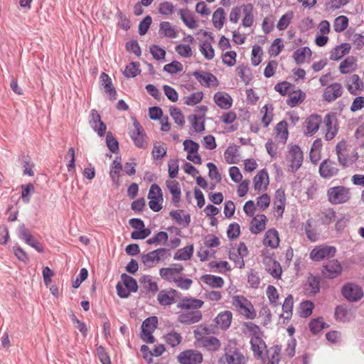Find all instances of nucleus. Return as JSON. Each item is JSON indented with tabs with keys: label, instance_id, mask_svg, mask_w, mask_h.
Here are the masks:
<instances>
[{
	"label": "nucleus",
	"instance_id": "nucleus-1",
	"mask_svg": "<svg viewBox=\"0 0 364 364\" xmlns=\"http://www.w3.org/2000/svg\"><path fill=\"white\" fill-rule=\"evenodd\" d=\"M232 304L235 309L247 319H254L257 313L252 303L243 296H234Z\"/></svg>",
	"mask_w": 364,
	"mask_h": 364
},
{
	"label": "nucleus",
	"instance_id": "nucleus-2",
	"mask_svg": "<svg viewBox=\"0 0 364 364\" xmlns=\"http://www.w3.org/2000/svg\"><path fill=\"white\" fill-rule=\"evenodd\" d=\"M328 201L333 205L343 204L351 197L350 189L343 186H334L327 191Z\"/></svg>",
	"mask_w": 364,
	"mask_h": 364
},
{
	"label": "nucleus",
	"instance_id": "nucleus-3",
	"mask_svg": "<svg viewBox=\"0 0 364 364\" xmlns=\"http://www.w3.org/2000/svg\"><path fill=\"white\" fill-rule=\"evenodd\" d=\"M170 255L171 253L168 249L161 247L147 254L141 255V259L145 266L151 267L154 263H159L168 258Z\"/></svg>",
	"mask_w": 364,
	"mask_h": 364
},
{
	"label": "nucleus",
	"instance_id": "nucleus-4",
	"mask_svg": "<svg viewBox=\"0 0 364 364\" xmlns=\"http://www.w3.org/2000/svg\"><path fill=\"white\" fill-rule=\"evenodd\" d=\"M222 364H246L247 358L237 348L226 347L225 353L220 358Z\"/></svg>",
	"mask_w": 364,
	"mask_h": 364
},
{
	"label": "nucleus",
	"instance_id": "nucleus-5",
	"mask_svg": "<svg viewBox=\"0 0 364 364\" xmlns=\"http://www.w3.org/2000/svg\"><path fill=\"white\" fill-rule=\"evenodd\" d=\"M287 159L289 162V171L295 173L302 165L304 159L303 151L298 145L290 146Z\"/></svg>",
	"mask_w": 364,
	"mask_h": 364
},
{
	"label": "nucleus",
	"instance_id": "nucleus-6",
	"mask_svg": "<svg viewBox=\"0 0 364 364\" xmlns=\"http://www.w3.org/2000/svg\"><path fill=\"white\" fill-rule=\"evenodd\" d=\"M183 271V267L181 264H172L168 267H163L159 270L161 277L169 282H173L178 278Z\"/></svg>",
	"mask_w": 364,
	"mask_h": 364
},
{
	"label": "nucleus",
	"instance_id": "nucleus-7",
	"mask_svg": "<svg viewBox=\"0 0 364 364\" xmlns=\"http://www.w3.org/2000/svg\"><path fill=\"white\" fill-rule=\"evenodd\" d=\"M323 130L325 132V139L326 141L332 140L338 133L337 119L332 114H327L323 119Z\"/></svg>",
	"mask_w": 364,
	"mask_h": 364
},
{
	"label": "nucleus",
	"instance_id": "nucleus-8",
	"mask_svg": "<svg viewBox=\"0 0 364 364\" xmlns=\"http://www.w3.org/2000/svg\"><path fill=\"white\" fill-rule=\"evenodd\" d=\"M336 250L333 246H317L310 252V258L316 262L321 261L336 255Z\"/></svg>",
	"mask_w": 364,
	"mask_h": 364
},
{
	"label": "nucleus",
	"instance_id": "nucleus-9",
	"mask_svg": "<svg viewBox=\"0 0 364 364\" xmlns=\"http://www.w3.org/2000/svg\"><path fill=\"white\" fill-rule=\"evenodd\" d=\"M181 294L174 289H163L157 295V300L161 306H169L180 299Z\"/></svg>",
	"mask_w": 364,
	"mask_h": 364
},
{
	"label": "nucleus",
	"instance_id": "nucleus-10",
	"mask_svg": "<svg viewBox=\"0 0 364 364\" xmlns=\"http://www.w3.org/2000/svg\"><path fill=\"white\" fill-rule=\"evenodd\" d=\"M343 296L350 301H357L363 296L362 289L357 284L348 283L341 289Z\"/></svg>",
	"mask_w": 364,
	"mask_h": 364
},
{
	"label": "nucleus",
	"instance_id": "nucleus-11",
	"mask_svg": "<svg viewBox=\"0 0 364 364\" xmlns=\"http://www.w3.org/2000/svg\"><path fill=\"white\" fill-rule=\"evenodd\" d=\"M342 267L337 259L328 261L323 264L321 269L322 275L327 279H334L341 275Z\"/></svg>",
	"mask_w": 364,
	"mask_h": 364
},
{
	"label": "nucleus",
	"instance_id": "nucleus-12",
	"mask_svg": "<svg viewBox=\"0 0 364 364\" xmlns=\"http://www.w3.org/2000/svg\"><path fill=\"white\" fill-rule=\"evenodd\" d=\"M129 135L137 147H144L146 134L143 127L136 119H134L133 128L129 131Z\"/></svg>",
	"mask_w": 364,
	"mask_h": 364
},
{
	"label": "nucleus",
	"instance_id": "nucleus-13",
	"mask_svg": "<svg viewBox=\"0 0 364 364\" xmlns=\"http://www.w3.org/2000/svg\"><path fill=\"white\" fill-rule=\"evenodd\" d=\"M178 360L181 364H199L203 361V355L197 350H187L178 355Z\"/></svg>",
	"mask_w": 364,
	"mask_h": 364
},
{
	"label": "nucleus",
	"instance_id": "nucleus-14",
	"mask_svg": "<svg viewBox=\"0 0 364 364\" xmlns=\"http://www.w3.org/2000/svg\"><path fill=\"white\" fill-rule=\"evenodd\" d=\"M339 171L337 164L328 159L323 160L319 166L320 176L323 178H330Z\"/></svg>",
	"mask_w": 364,
	"mask_h": 364
},
{
	"label": "nucleus",
	"instance_id": "nucleus-15",
	"mask_svg": "<svg viewBox=\"0 0 364 364\" xmlns=\"http://www.w3.org/2000/svg\"><path fill=\"white\" fill-rule=\"evenodd\" d=\"M282 347L274 345L266 350L264 359H261L264 364H279L281 360Z\"/></svg>",
	"mask_w": 364,
	"mask_h": 364
},
{
	"label": "nucleus",
	"instance_id": "nucleus-16",
	"mask_svg": "<svg viewBox=\"0 0 364 364\" xmlns=\"http://www.w3.org/2000/svg\"><path fill=\"white\" fill-rule=\"evenodd\" d=\"M193 75L203 86L209 87L211 84L216 86L218 85V80L217 77L210 73L203 70H198L194 71L193 73Z\"/></svg>",
	"mask_w": 364,
	"mask_h": 364
},
{
	"label": "nucleus",
	"instance_id": "nucleus-17",
	"mask_svg": "<svg viewBox=\"0 0 364 364\" xmlns=\"http://www.w3.org/2000/svg\"><path fill=\"white\" fill-rule=\"evenodd\" d=\"M90 124L100 136H103L105 135L107 130V126L101 121V117L96 109H92L90 111Z\"/></svg>",
	"mask_w": 364,
	"mask_h": 364
},
{
	"label": "nucleus",
	"instance_id": "nucleus-18",
	"mask_svg": "<svg viewBox=\"0 0 364 364\" xmlns=\"http://www.w3.org/2000/svg\"><path fill=\"white\" fill-rule=\"evenodd\" d=\"M203 314L200 311H191L178 315V321L182 324L191 325L202 320Z\"/></svg>",
	"mask_w": 364,
	"mask_h": 364
},
{
	"label": "nucleus",
	"instance_id": "nucleus-19",
	"mask_svg": "<svg viewBox=\"0 0 364 364\" xmlns=\"http://www.w3.org/2000/svg\"><path fill=\"white\" fill-rule=\"evenodd\" d=\"M342 93L343 88L341 85L340 83L335 82L326 87L324 90L323 97L324 100L331 102L341 96Z\"/></svg>",
	"mask_w": 364,
	"mask_h": 364
},
{
	"label": "nucleus",
	"instance_id": "nucleus-20",
	"mask_svg": "<svg viewBox=\"0 0 364 364\" xmlns=\"http://www.w3.org/2000/svg\"><path fill=\"white\" fill-rule=\"evenodd\" d=\"M204 304V301L201 299L193 297H184L177 304V308L181 310L194 309L198 311Z\"/></svg>",
	"mask_w": 364,
	"mask_h": 364
},
{
	"label": "nucleus",
	"instance_id": "nucleus-21",
	"mask_svg": "<svg viewBox=\"0 0 364 364\" xmlns=\"http://www.w3.org/2000/svg\"><path fill=\"white\" fill-rule=\"evenodd\" d=\"M213 100L215 103L221 109H228L232 105V99L229 94L225 92L215 93Z\"/></svg>",
	"mask_w": 364,
	"mask_h": 364
},
{
	"label": "nucleus",
	"instance_id": "nucleus-22",
	"mask_svg": "<svg viewBox=\"0 0 364 364\" xmlns=\"http://www.w3.org/2000/svg\"><path fill=\"white\" fill-rule=\"evenodd\" d=\"M251 349L257 359H264V350H267L265 342L262 338L250 339Z\"/></svg>",
	"mask_w": 364,
	"mask_h": 364
},
{
	"label": "nucleus",
	"instance_id": "nucleus-23",
	"mask_svg": "<svg viewBox=\"0 0 364 364\" xmlns=\"http://www.w3.org/2000/svg\"><path fill=\"white\" fill-rule=\"evenodd\" d=\"M166 186L172 196L173 203L175 206L178 207L181 197V190L179 183L175 180L167 181Z\"/></svg>",
	"mask_w": 364,
	"mask_h": 364
},
{
	"label": "nucleus",
	"instance_id": "nucleus-24",
	"mask_svg": "<svg viewBox=\"0 0 364 364\" xmlns=\"http://www.w3.org/2000/svg\"><path fill=\"white\" fill-rule=\"evenodd\" d=\"M171 218L179 225L187 228L191 223V215L188 213H184L183 210H172L169 213Z\"/></svg>",
	"mask_w": 364,
	"mask_h": 364
},
{
	"label": "nucleus",
	"instance_id": "nucleus-25",
	"mask_svg": "<svg viewBox=\"0 0 364 364\" xmlns=\"http://www.w3.org/2000/svg\"><path fill=\"white\" fill-rule=\"evenodd\" d=\"M232 319V312L230 311H224L218 314L215 318V321L220 329L227 330L231 324Z\"/></svg>",
	"mask_w": 364,
	"mask_h": 364
},
{
	"label": "nucleus",
	"instance_id": "nucleus-26",
	"mask_svg": "<svg viewBox=\"0 0 364 364\" xmlns=\"http://www.w3.org/2000/svg\"><path fill=\"white\" fill-rule=\"evenodd\" d=\"M267 218L264 215H257L253 218L250 223V231L253 234H258L265 229Z\"/></svg>",
	"mask_w": 364,
	"mask_h": 364
},
{
	"label": "nucleus",
	"instance_id": "nucleus-27",
	"mask_svg": "<svg viewBox=\"0 0 364 364\" xmlns=\"http://www.w3.org/2000/svg\"><path fill=\"white\" fill-rule=\"evenodd\" d=\"M351 49V46L348 43H343L337 46L331 52L330 59L331 60H338L341 59L344 55L349 53Z\"/></svg>",
	"mask_w": 364,
	"mask_h": 364
},
{
	"label": "nucleus",
	"instance_id": "nucleus-28",
	"mask_svg": "<svg viewBox=\"0 0 364 364\" xmlns=\"http://www.w3.org/2000/svg\"><path fill=\"white\" fill-rule=\"evenodd\" d=\"M198 346L204 348L209 351H217L220 348L221 343L216 337L207 336L198 344Z\"/></svg>",
	"mask_w": 364,
	"mask_h": 364
},
{
	"label": "nucleus",
	"instance_id": "nucleus-29",
	"mask_svg": "<svg viewBox=\"0 0 364 364\" xmlns=\"http://www.w3.org/2000/svg\"><path fill=\"white\" fill-rule=\"evenodd\" d=\"M100 79L102 82V85L105 88V92L109 95L111 100H114L117 98V92L112 85V79L105 73H102L100 75Z\"/></svg>",
	"mask_w": 364,
	"mask_h": 364
},
{
	"label": "nucleus",
	"instance_id": "nucleus-30",
	"mask_svg": "<svg viewBox=\"0 0 364 364\" xmlns=\"http://www.w3.org/2000/svg\"><path fill=\"white\" fill-rule=\"evenodd\" d=\"M321 122L322 119L320 115L311 114L309 116L306 120V133L311 135L315 134L319 129Z\"/></svg>",
	"mask_w": 364,
	"mask_h": 364
},
{
	"label": "nucleus",
	"instance_id": "nucleus-31",
	"mask_svg": "<svg viewBox=\"0 0 364 364\" xmlns=\"http://www.w3.org/2000/svg\"><path fill=\"white\" fill-rule=\"evenodd\" d=\"M286 197L284 191L279 188L275 192V198L274 201V208L279 213V215L282 216L285 208Z\"/></svg>",
	"mask_w": 364,
	"mask_h": 364
},
{
	"label": "nucleus",
	"instance_id": "nucleus-32",
	"mask_svg": "<svg viewBox=\"0 0 364 364\" xmlns=\"http://www.w3.org/2000/svg\"><path fill=\"white\" fill-rule=\"evenodd\" d=\"M263 243L265 246L272 248L277 247L279 244L278 232L274 229L268 230L265 233Z\"/></svg>",
	"mask_w": 364,
	"mask_h": 364
},
{
	"label": "nucleus",
	"instance_id": "nucleus-33",
	"mask_svg": "<svg viewBox=\"0 0 364 364\" xmlns=\"http://www.w3.org/2000/svg\"><path fill=\"white\" fill-rule=\"evenodd\" d=\"M363 89V83L360 77L356 75H352L348 81V90L349 92L353 95H358V91Z\"/></svg>",
	"mask_w": 364,
	"mask_h": 364
},
{
	"label": "nucleus",
	"instance_id": "nucleus-34",
	"mask_svg": "<svg viewBox=\"0 0 364 364\" xmlns=\"http://www.w3.org/2000/svg\"><path fill=\"white\" fill-rule=\"evenodd\" d=\"M183 23L189 28L194 29L198 23L194 18L193 14L188 9H179L178 11Z\"/></svg>",
	"mask_w": 364,
	"mask_h": 364
},
{
	"label": "nucleus",
	"instance_id": "nucleus-35",
	"mask_svg": "<svg viewBox=\"0 0 364 364\" xmlns=\"http://www.w3.org/2000/svg\"><path fill=\"white\" fill-rule=\"evenodd\" d=\"M305 290L308 294L315 295L320 291V278L311 274L305 284Z\"/></svg>",
	"mask_w": 364,
	"mask_h": 364
},
{
	"label": "nucleus",
	"instance_id": "nucleus-36",
	"mask_svg": "<svg viewBox=\"0 0 364 364\" xmlns=\"http://www.w3.org/2000/svg\"><path fill=\"white\" fill-rule=\"evenodd\" d=\"M276 138L282 144L287 142L288 139L287 123L286 121L279 122L276 126Z\"/></svg>",
	"mask_w": 364,
	"mask_h": 364
},
{
	"label": "nucleus",
	"instance_id": "nucleus-37",
	"mask_svg": "<svg viewBox=\"0 0 364 364\" xmlns=\"http://www.w3.org/2000/svg\"><path fill=\"white\" fill-rule=\"evenodd\" d=\"M243 326L245 327L244 333L248 335L250 339L262 338V332L259 326L252 322H245Z\"/></svg>",
	"mask_w": 364,
	"mask_h": 364
},
{
	"label": "nucleus",
	"instance_id": "nucleus-38",
	"mask_svg": "<svg viewBox=\"0 0 364 364\" xmlns=\"http://www.w3.org/2000/svg\"><path fill=\"white\" fill-rule=\"evenodd\" d=\"M305 97V93L300 90L296 91L291 90V92L288 95V98L287 99V104L289 107H294L299 103L302 102L304 100Z\"/></svg>",
	"mask_w": 364,
	"mask_h": 364
},
{
	"label": "nucleus",
	"instance_id": "nucleus-39",
	"mask_svg": "<svg viewBox=\"0 0 364 364\" xmlns=\"http://www.w3.org/2000/svg\"><path fill=\"white\" fill-rule=\"evenodd\" d=\"M312 52L309 47H303L296 50L293 53V58L297 65L303 64L306 57H311Z\"/></svg>",
	"mask_w": 364,
	"mask_h": 364
},
{
	"label": "nucleus",
	"instance_id": "nucleus-40",
	"mask_svg": "<svg viewBox=\"0 0 364 364\" xmlns=\"http://www.w3.org/2000/svg\"><path fill=\"white\" fill-rule=\"evenodd\" d=\"M201 280L212 288H221L224 285V280L221 277L212 274H205Z\"/></svg>",
	"mask_w": 364,
	"mask_h": 364
},
{
	"label": "nucleus",
	"instance_id": "nucleus-41",
	"mask_svg": "<svg viewBox=\"0 0 364 364\" xmlns=\"http://www.w3.org/2000/svg\"><path fill=\"white\" fill-rule=\"evenodd\" d=\"M244 17L242 20V26L250 27L254 22L253 6L251 4L245 5L243 7Z\"/></svg>",
	"mask_w": 364,
	"mask_h": 364
},
{
	"label": "nucleus",
	"instance_id": "nucleus-42",
	"mask_svg": "<svg viewBox=\"0 0 364 364\" xmlns=\"http://www.w3.org/2000/svg\"><path fill=\"white\" fill-rule=\"evenodd\" d=\"M139 282L147 291L155 294L159 290L158 284L156 282L153 281L151 277L149 275L142 276L139 279Z\"/></svg>",
	"mask_w": 364,
	"mask_h": 364
},
{
	"label": "nucleus",
	"instance_id": "nucleus-43",
	"mask_svg": "<svg viewBox=\"0 0 364 364\" xmlns=\"http://www.w3.org/2000/svg\"><path fill=\"white\" fill-rule=\"evenodd\" d=\"M304 229L307 238L311 242H316L318 240L319 234L313 226V220L309 219L304 224Z\"/></svg>",
	"mask_w": 364,
	"mask_h": 364
},
{
	"label": "nucleus",
	"instance_id": "nucleus-44",
	"mask_svg": "<svg viewBox=\"0 0 364 364\" xmlns=\"http://www.w3.org/2000/svg\"><path fill=\"white\" fill-rule=\"evenodd\" d=\"M269 183L268 173L265 169H262L254 178V187L255 190H261L262 185Z\"/></svg>",
	"mask_w": 364,
	"mask_h": 364
},
{
	"label": "nucleus",
	"instance_id": "nucleus-45",
	"mask_svg": "<svg viewBox=\"0 0 364 364\" xmlns=\"http://www.w3.org/2000/svg\"><path fill=\"white\" fill-rule=\"evenodd\" d=\"M164 338L166 343L172 348L178 346L183 340V337L181 333L175 331H171V332L167 333Z\"/></svg>",
	"mask_w": 364,
	"mask_h": 364
},
{
	"label": "nucleus",
	"instance_id": "nucleus-46",
	"mask_svg": "<svg viewBox=\"0 0 364 364\" xmlns=\"http://www.w3.org/2000/svg\"><path fill=\"white\" fill-rule=\"evenodd\" d=\"M193 254V245H191L177 250L173 256V259L175 260H188L191 258Z\"/></svg>",
	"mask_w": 364,
	"mask_h": 364
},
{
	"label": "nucleus",
	"instance_id": "nucleus-47",
	"mask_svg": "<svg viewBox=\"0 0 364 364\" xmlns=\"http://www.w3.org/2000/svg\"><path fill=\"white\" fill-rule=\"evenodd\" d=\"M225 19V14L223 8H218L214 11L212 21L214 26L218 30H220L223 27Z\"/></svg>",
	"mask_w": 364,
	"mask_h": 364
},
{
	"label": "nucleus",
	"instance_id": "nucleus-48",
	"mask_svg": "<svg viewBox=\"0 0 364 364\" xmlns=\"http://www.w3.org/2000/svg\"><path fill=\"white\" fill-rule=\"evenodd\" d=\"M159 33L163 34L164 36L175 38L177 37V31L171 26L170 22L163 21L160 23Z\"/></svg>",
	"mask_w": 364,
	"mask_h": 364
},
{
	"label": "nucleus",
	"instance_id": "nucleus-49",
	"mask_svg": "<svg viewBox=\"0 0 364 364\" xmlns=\"http://www.w3.org/2000/svg\"><path fill=\"white\" fill-rule=\"evenodd\" d=\"M158 318L156 316H150L146 318L141 324V333H153L157 328Z\"/></svg>",
	"mask_w": 364,
	"mask_h": 364
},
{
	"label": "nucleus",
	"instance_id": "nucleus-50",
	"mask_svg": "<svg viewBox=\"0 0 364 364\" xmlns=\"http://www.w3.org/2000/svg\"><path fill=\"white\" fill-rule=\"evenodd\" d=\"M355 67V58L353 56H348L339 65V71L342 74H347L354 70Z\"/></svg>",
	"mask_w": 364,
	"mask_h": 364
},
{
	"label": "nucleus",
	"instance_id": "nucleus-51",
	"mask_svg": "<svg viewBox=\"0 0 364 364\" xmlns=\"http://www.w3.org/2000/svg\"><path fill=\"white\" fill-rule=\"evenodd\" d=\"M335 317L339 321L346 322L350 321L351 314L346 306H338L335 309Z\"/></svg>",
	"mask_w": 364,
	"mask_h": 364
},
{
	"label": "nucleus",
	"instance_id": "nucleus-52",
	"mask_svg": "<svg viewBox=\"0 0 364 364\" xmlns=\"http://www.w3.org/2000/svg\"><path fill=\"white\" fill-rule=\"evenodd\" d=\"M293 304H294V299L292 295L289 294L288 295L282 304V311L283 314L282 316L284 319H289L292 315V309H293Z\"/></svg>",
	"mask_w": 364,
	"mask_h": 364
},
{
	"label": "nucleus",
	"instance_id": "nucleus-53",
	"mask_svg": "<svg viewBox=\"0 0 364 364\" xmlns=\"http://www.w3.org/2000/svg\"><path fill=\"white\" fill-rule=\"evenodd\" d=\"M261 112L264 113L263 117L262 118V122L264 124V127L269 126L273 119V106L272 105L267 104L265 105L261 109Z\"/></svg>",
	"mask_w": 364,
	"mask_h": 364
},
{
	"label": "nucleus",
	"instance_id": "nucleus-54",
	"mask_svg": "<svg viewBox=\"0 0 364 364\" xmlns=\"http://www.w3.org/2000/svg\"><path fill=\"white\" fill-rule=\"evenodd\" d=\"M121 279L124 286L132 292H136L138 289V285L135 279L124 273L121 275Z\"/></svg>",
	"mask_w": 364,
	"mask_h": 364
},
{
	"label": "nucleus",
	"instance_id": "nucleus-55",
	"mask_svg": "<svg viewBox=\"0 0 364 364\" xmlns=\"http://www.w3.org/2000/svg\"><path fill=\"white\" fill-rule=\"evenodd\" d=\"M122 166L121 163V158L117 157L114 161L110 168L109 176L113 182H116L119 178V173L122 170Z\"/></svg>",
	"mask_w": 364,
	"mask_h": 364
},
{
	"label": "nucleus",
	"instance_id": "nucleus-56",
	"mask_svg": "<svg viewBox=\"0 0 364 364\" xmlns=\"http://www.w3.org/2000/svg\"><path fill=\"white\" fill-rule=\"evenodd\" d=\"M314 304L311 301H304L300 304L299 314L301 317L306 318L312 314Z\"/></svg>",
	"mask_w": 364,
	"mask_h": 364
},
{
	"label": "nucleus",
	"instance_id": "nucleus-57",
	"mask_svg": "<svg viewBox=\"0 0 364 364\" xmlns=\"http://www.w3.org/2000/svg\"><path fill=\"white\" fill-rule=\"evenodd\" d=\"M348 26V18L346 16H339L334 20L333 28L337 33L343 32L347 28Z\"/></svg>",
	"mask_w": 364,
	"mask_h": 364
},
{
	"label": "nucleus",
	"instance_id": "nucleus-58",
	"mask_svg": "<svg viewBox=\"0 0 364 364\" xmlns=\"http://www.w3.org/2000/svg\"><path fill=\"white\" fill-rule=\"evenodd\" d=\"M168 235L167 232L164 231L158 232L155 235L146 240L148 245H160L161 243L166 244L168 241Z\"/></svg>",
	"mask_w": 364,
	"mask_h": 364
},
{
	"label": "nucleus",
	"instance_id": "nucleus-59",
	"mask_svg": "<svg viewBox=\"0 0 364 364\" xmlns=\"http://www.w3.org/2000/svg\"><path fill=\"white\" fill-rule=\"evenodd\" d=\"M202 119L203 117H198L196 114L191 115L188 117L193 129L196 132H201L205 129L204 122L202 121Z\"/></svg>",
	"mask_w": 364,
	"mask_h": 364
},
{
	"label": "nucleus",
	"instance_id": "nucleus-60",
	"mask_svg": "<svg viewBox=\"0 0 364 364\" xmlns=\"http://www.w3.org/2000/svg\"><path fill=\"white\" fill-rule=\"evenodd\" d=\"M210 333V329L206 326L200 325L197 326L196 329L193 331L194 338L197 343V345L202 341L206 335Z\"/></svg>",
	"mask_w": 364,
	"mask_h": 364
},
{
	"label": "nucleus",
	"instance_id": "nucleus-61",
	"mask_svg": "<svg viewBox=\"0 0 364 364\" xmlns=\"http://www.w3.org/2000/svg\"><path fill=\"white\" fill-rule=\"evenodd\" d=\"M200 50L207 60H210L214 58V49L208 41H205L200 45Z\"/></svg>",
	"mask_w": 364,
	"mask_h": 364
},
{
	"label": "nucleus",
	"instance_id": "nucleus-62",
	"mask_svg": "<svg viewBox=\"0 0 364 364\" xmlns=\"http://www.w3.org/2000/svg\"><path fill=\"white\" fill-rule=\"evenodd\" d=\"M294 16L292 11H289L284 14L279 20L277 28L279 31L285 30L290 24L291 19Z\"/></svg>",
	"mask_w": 364,
	"mask_h": 364
},
{
	"label": "nucleus",
	"instance_id": "nucleus-63",
	"mask_svg": "<svg viewBox=\"0 0 364 364\" xmlns=\"http://www.w3.org/2000/svg\"><path fill=\"white\" fill-rule=\"evenodd\" d=\"M35 187L33 183H28L21 185V199L24 203H28L31 200V193L34 192Z\"/></svg>",
	"mask_w": 364,
	"mask_h": 364
},
{
	"label": "nucleus",
	"instance_id": "nucleus-64",
	"mask_svg": "<svg viewBox=\"0 0 364 364\" xmlns=\"http://www.w3.org/2000/svg\"><path fill=\"white\" fill-rule=\"evenodd\" d=\"M139 64L138 63L132 62L127 65L124 69V75L128 78L136 77L141 70L139 69Z\"/></svg>",
	"mask_w": 364,
	"mask_h": 364
}]
</instances>
